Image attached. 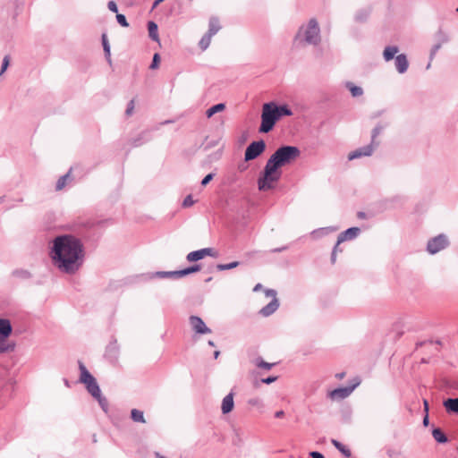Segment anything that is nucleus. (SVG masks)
<instances>
[{"mask_svg": "<svg viewBox=\"0 0 458 458\" xmlns=\"http://www.w3.org/2000/svg\"><path fill=\"white\" fill-rule=\"evenodd\" d=\"M53 265L62 273L75 274L84 261V247L81 239L66 233L52 241L49 251Z\"/></svg>", "mask_w": 458, "mask_h": 458, "instance_id": "obj_1", "label": "nucleus"}, {"mask_svg": "<svg viewBox=\"0 0 458 458\" xmlns=\"http://www.w3.org/2000/svg\"><path fill=\"white\" fill-rule=\"evenodd\" d=\"M292 114V110L285 104L278 106L274 101L265 103L262 106L261 123L259 131L261 133L269 132L281 117L291 116Z\"/></svg>", "mask_w": 458, "mask_h": 458, "instance_id": "obj_2", "label": "nucleus"}, {"mask_svg": "<svg viewBox=\"0 0 458 458\" xmlns=\"http://www.w3.org/2000/svg\"><path fill=\"white\" fill-rule=\"evenodd\" d=\"M281 168L273 158L269 157L258 178L259 190L266 191L274 189L275 183L281 179L283 174Z\"/></svg>", "mask_w": 458, "mask_h": 458, "instance_id": "obj_3", "label": "nucleus"}, {"mask_svg": "<svg viewBox=\"0 0 458 458\" xmlns=\"http://www.w3.org/2000/svg\"><path fill=\"white\" fill-rule=\"evenodd\" d=\"M294 40L296 42H304L308 45L317 46L320 40V29L318 26V22L315 18H312L309 21L306 26H301Z\"/></svg>", "mask_w": 458, "mask_h": 458, "instance_id": "obj_4", "label": "nucleus"}, {"mask_svg": "<svg viewBox=\"0 0 458 458\" xmlns=\"http://www.w3.org/2000/svg\"><path fill=\"white\" fill-rule=\"evenodd\" d=\"M301 155V150L296 146L283 145L279 147L271 156L281 167L290 165Z\"/></svg>", "mask_w": 458, "mask_h": 458, "instance_id": "obj_5", "label": "nucleus"}, {"mask_svg": "<svg viewBox=\"0 0 458 458\" xmlns=\"http://www.w3.org/2000/svg\"><path fill=\"white\" fill-rule=\"evenodd\" d=\"M78 363L81 372L80 382L85 385L87 391L92 395V397H99L101 390L96 378L90 374L81 361H79Z\"/></svg>", "mask_w": 458, "mask_h": 458, "instance_id": "obj_6", "label": "nucleus"}, {"mask_svg": "<svg viewBox=\"0 0 458 458\" xmlns=\"http://www.w3.org/2000/svg\"><path fill=\"white\" fill-rule=\"evenodd\" d=\"M201 269L199 264L192 265L186 268L176 271H158L153 274V276L158 278H181L192 273H196Z\"/></svg>", "mask_w": 458, "mask_h": 458, "instance_id": "obj_7", "label": "nucleus"}, {"mask_svg": "<svg viewBox=\"0 0 458 458\" xmlns=\"http://www.w3.org/2000/svg\"><path fill=\"white\" fill-rule=\"evenodd\" d=\"M448 238L444 233H441L428 240L427 243V251L430 254H436L448 247Z\"/></svg>", "mask_w": 458, "mask_h": 458, "instance_id": "obj_8", "label": "nucleus"}, {"mask_svg": "<svg viewBox=\"0 0 458 458\" xmlns=\"http://www.w3.org/2000/svg\"><path fill=\"white\" fill-rule=\"evenodd\" d=\"M266 149V143L263 140L252 141L245 149L244 160L251 161L259 157Z\"/></svg>", "mask_w": 458, "mask_h": 458, "instance_id": "obj_9", "label": "nucleus"}, {"mask_svg": "<svg viewBox=\"0 0 458 458\" xmlns=\"http://www.w3.org/2000/svg\"><path fill=\"white\" fill-rule=\"evenodd\" d=\"M266 296L272 297L271 301L264 306L259 311V315L262 317H269L276 311L279 307V301L276 298V291L273 289H267L265 291Z\"/></svg>", "mask_w": 458, "mask_h": 458, "instance_id": "obj_10", "label": "nucleus"}, {"mask_svg": "<svg viewBox=\"0 0 458 458\" xmlns=\"http://www.w3.org/2000/svg\"><path fill=\"white\" fill-rule=\"evenodd\" d=\"M360 385V380L356 381L354 384H352V386H345V387H338V388H335L332 391H330L328 394H327V396L331 399V400H343V399H345L346 397H348L352 393V391Z\"/></svg>", "mask_w": 458, "mask_h": 458, "instance_id": "obj_11", "label": "nucleus"}, {"mask_svg": "<svg viewBox=\"0 0 458 458\" xmlns=\"http://www.w3.org/2000/svg\"><path fill=\"white\" fill-rule=\"evenodd\" d=\"M377 144L369 143L366 146L360 147L348 154V159L353 160L364 157H370L377 148Z\"/></svg>", "mask_w": 458, "mask_h": 458, "instance_id": "obj_12", "label": "nucleus"}, {"mask_svg": "<svg viewBox=\"0 0 458 458\" xmlns=\"http://www.w3.org/2000/svg\"><path fill=\"white\" fill-rule=\"evenodd\" d=\"M190 325L192 330L199 335L210 334L212 331L208 327L203 319L198 316H191L189 318Z\"/></svg>", "mask_w": 458, "mask_h": 458, "instance_id": "obj_13", "label": "nucleus"}, {"mask_svg": "<svg viewBox=\"0 0 458 458\" xmlns=\"http://www.w3.org/2000/svg\"><path fill=\"white\" fill-rule=\"evenodd\" d=\"M119 355V345L116 339H112L106 346L105 356L111 361L114 362Z\"/></svg>", "mask_w": 458, "mask_h": 458, "instance_id": "obj_14", "label": "nucleus"}, {"mask_svg": "<svg viewBox=\"0 0 458 458\" xmlns=\"http://www.w3.org/2000/svg\"><path fill=\"white\" fill-rule=\"evenodd\" d=\"M152 139L151 131L150 130H144L139 135L135 138H132L130 142L131 145L134 148L140 147L148 141H150Z\"/></svg>", "mask_w": 458, "mask_h": 458, "instance_id": "obj_15", "label": "nucleus"}, {"mask_svg": "<svg viewBox=\"0 0 458 458\" xmlns=\"http://www.w3.org/2000/svg\"><path fill=\"white\" fill-rule=\"evenodd\" d=\"M360 232L359 227H350L338 235V243L355 239Z\"/></svg>", "mask_w": 458, "mask_h": 458, "instance_id": "obj_16", "label": "nucleus"}, {"mask_svg": "<svg viewBox=\"0 0 458 458\" xmlns=\"http://www.w3.org/2000/svg\"><path fill=\"white\" fill-rule=\"evenodd\" d=\"M394 65L399 73H404L409 67V62L405 54H399L394 58Z\"/></svg>", "mask_w": 458, "mask_h": 458, "instance_id": "obj_17", "label": "nucleus"}, {"mask_svg": "<svg viewBox=\"0 0 458 458\" xmlns=\"http://www.w3.org/2000/svg\"><path fill=\"white\" fill-rule=\"evenodd\" d=\"M13 333V326L8 318H0V337L9 338Z\"/></svg>", "mask_w": 458, "mask_h": 458, "instance_id": "obj_18", "label": "nucleus"}, {"mask_svg": "<svg viewBox=\"0 0 458 458\" xmlns=\"http://www.w3.org/2000/svg\"><path fill=\"white\" fill-rule=\"evenodd\" d=\"M234 407L233 393L230 392L222 401L221 410L223 414H228Z\"/></svg>", "mask_w": 458, "mask_h": 458, "instance_id": "obj_19", "label": "nucleus"}, {"mask_svg": "<svg viewBox=\"0 0 458 458\" xmlns=\"http://www.w3.org/2000/svg\"><path fill=\"white\" fill-rule=\"evenodd\" d=\"M443 404L448 413L458 414V397L447 398L444 401Z\"/></svg>", "mask_w": 458, "mask_h": 458, "instance_id": "obj_20", "label": "nucleus"}, {"mask_svg": "<svg viewBox=\"0 0 458 458\" xmlns=\"http://www.w3.org/2000/svg\"><path fill=\"white\" fill-rule=\"evenodd\" d=\"M370 13H371V9L369 7L360 9L356 12V13L354 15V20L356 22L363 23L368 21Z\"/></svg>", "mask_w": 458, "mask_h": 458, "instance_id": "obj_21", "label": "nucleus"}, {"mask_svg": "<svg viewBox=\"0 0 458 458\" xmlns=\"http://www.w3.org/2000/svg\"><path fill=\"white\" fill-rule=\"evenodd\" d=\"M148 37L153 41L159 42L158 26L155 21H149L148 22Z\"/></svg>", "mask_w": 458, "mask_h": 458, "instance_id": "obj_22", "label": "nucleus"}, {"mask_svg": "<svg viewBox=\"0 0 458 458\" xmlns=\"http://www.w3.org/2000/svg\"><path fill=\"white\" fill-rule=\"evenodd\" d=\"M399 48L396 46H387L383 51V57L386 62H389L394 58V55L398 53Z\"/></svg>", "mask_w": 458, "mask_h": 458, "instance_id": "obj_23", "label": "nucleus"}, {"mask_svg": "<svg viewBox=\"0 0 458 458\" xmlns=\"http://www.w3.org/2000/svg\"><path fill=\"white\" fill-rule=\"evenodd\" d=\"M432 436L434 439L439 444H444L448 441L446 435L440 428H433Z\"/></svg>", "mask_w": 458, "mask_h": 458, "instance_id": "obj_24", "label": "nucleus"}, {"mask_svg": "<svg viewBox=\"0 0 458 458\" xmlns=\"http://www.w3.org/2000/svg\"><path fill=\"white\" fill-rule=\"evenodd\" d=\"M220 28L219 20L216 17H211L209 19L208 30L207 33L213 37L219 31Z\"/></svg>", "mask_w": 458, "mask_h": 458, "instance_id": "obj_25", "label": "nucleus"}, {"mask_svg": "<svg viewBox=\"0 0 458 458\" xmlns=\"http://www.w3.org/2000/svg\"><path fill=\"white\" fill-rule=\"evenodd\" d=\"M7 339L8 338L0 337V353L11 352L14 351L15 344L9 343Z\"/></svg>", "mask_w": 458, "mask_h": 458, "instance_id": "obj_26", "label": "nucleus"}, {"mask_svg": "<svg viewBox=\"0 0 458 458\" xmlns=\"http://www.w3.org/2000/svg\"><path fill=\"white\" fill-rule=\"evenodd\" d=\"M386 127V124L377 123L371 131V140L370 143L377 144V147L379 146V141L377 140V136L384 131Z\"/></svg>", "mask_w": 458, "mask_h": 458, "instance_id": "obj_27", "label": "nucleus"}, {"mask_svg": "<svg viewBox=\"0 0 458 458\" xmlns=\"http://www.w3.org/2000/svg\"><path fill=\"white\" fill-rule=\"evenodd\" d=\"M337 228L335 227H333V226H328V227H322V228H318V229H315L311 232V236L315 239L317 238H319V237H322L331 232H335L336 231Z\"/></svg>", "mask_w": 458, "mask_h": 458, "instance_id": "obj_28", "label": "nucleus"}, {"mask_svg": "<svg viewBox=\"0 0 458 458\" xmlns=\"http://www.w3.org/2000/svg\"><path fill=\"white\" fill-rule=\"evenodd\" d=\"M331 443L345 457H350L352 455L351 450L338 440L332 439Z\"/></svg>", "mask_w": 458, "mask_h": 458, "instance_id": "obj_29", "label": "nucleus"}, {"mask_svg": "<svg viewBox=\"0 0 458 458\" xmlns=\"http://www.w3.org/2000/svg\"><path fill=\"white\" fill-rule=\"evenodd\" d=\"M131 419L134 422L146 423V420H145V417H144V412L142 411H140V410H138V409H132L131 411Z\"/></svg>", "mask_w": 458, "mask_h": 458, "instance_id": "obj_30", "label": "nucleus"}, {"mask_svg": "<svg viewBox=\"0 0 458 458\" xmlns=\"http://www.w3.org/2000/svg\"><path fill=\"white\" fill-rule=\"evenodd\" d=\"M102 39V46L105 53V56L108 63H111V50H110V45L107 39L106 34H103L101 37Z\"/></svg>", "mask_w": 458, "mask_h": 458, "instance_id": "obj_31", "label": "nucleus"}, {"mask_svg": "<svg viewBox=\"0 0 458 458\" xmlns=\"http://www.w3.org/2000/svg\"><path fill=\"white\" fill-rule=\"evenodd\" d=\"M71 172H72V168H70V170L65 174L62 175L58 179V181L56 182V184H55L56 191H61L64 188V186L67 183V181L70 180V178H71Z\"/></svg>", "mask_w": 458, "mask_h": 458, "instance_id": "obj_32", "label": "nucleus"}, {"mask_svg": "<svg viewBox=\"0 0 458 458\" xmlns=\"http://www.w3.org/2000/svg\"><path fill=\"white\" fill-rule=\"evenodd\" d=\"M346 88L350 90L352 97H360L363 94V89L360 86L354 85L352 82H346Z\"/></svg>", "mask_w": 458, "mask_h": 458, "instance_id": "obj_33", "label": "nucleus"}, {"mask_svg": "<svg viewBox=\"0 0 458 458\" xmlns=\"http://www.w3.org/2000/svg\"><path fill=\"white\" fill-rule=\"evenodd\" d=\"M225 105L224 103L216 104V105L212 106L211 107H209L206 111V115H207V117L210 118L215 114L225 110Z\"/></svg>", "mask_w": 458, "mask_h": 458, "instance_id": "obj_34", "label": "nucleus"}, {"mask_svg": "<svg viewBox=\"0 0 458 458\" xmlns=\"http://www.w3.org/2000/svg\"><path fill=\"white\" fill-rule=\"evenodd\" d=\"M435 38L437 39V42L443 45L445 43H447L449 41V36L441 29H439L436 34Z\"/></svg>", "mask_w": 458, "mask_h": 458, "instance_id": "obj_35", "label": "nucleus"}, {"mask_svg": "<svg viewBox=\"0 0 458 458\" xmlns=\"http://www.w3.org/2000/svg\"><path fill=\"white\" fill-rule=\"evenodd\" d=\"M13 276L14 277L21 278V279H29L31 277V274L30 271L26 269H15L13 271Z\"/></svg>", "mask_w": 458, "mask_h": 458, "instance_id": "obj_36", "label": "nucleus"}, {"mask_svg": "<svg viewBox=\"0 0 458 458\" xmlns=\"http://www.w3.org/2000/svg\"><path fill=\"white\" fill-rule=\"evenodd\" d=\"M211 38L212 36H210L209 34L206 33L202 38L201 39L199 40V46L200 47L201 50H206L209 45H210V42H211Z\"/></svg>", "mask_w": 458, "mask_h": 458, "instance_id": "obj_37", "label": "nucleus"}, {"mask_svg": "<svg viewBox=\"0 0 458 458\" xmlns=\"http://www.w3.org/2000/svg\"><path fill=\"white\" fill-rule=\"evenodd\" d=\"M202 259L203 258H202V255H201V252L199 250L191 251V252L188 253V255L186 256V259L189 262H196Z\"/></svg>", "mask_w": 458, "mask_h": 458, "instance_id": "obj_38", "label": "nucleus"}, {"mask_svg": "<svg viewBox=\"0 0 458 458\" xmlns=\"http://www.w3.org/2000/svg\"><path fill=\"white\" fill-rule=\"evenodd\" d=\"M442 45L439 44V43H436L430 49V53H429V63L427 65V69H429L430 66H431V62L432 60L435 58L437 51L441 48Z\"/></svg>", "mask_w": 458, "mask_h": 458, "instance_id": "obj_39", "label": "nucleus"}, {"mask_svg": "<svg viewBox=\"0 0 458 458\" xmlns=\"http://www.w3.org/2000/svg\"><path fill=\"white\" fill-rule=\"evenodd\" d=\"M240 265L238 261H233L227 264H218L216 269L219 271L229 270L237 267Z\"/></svg>", "mask_w": 458, "mask_h": 458, "instance_id": "obj_40", "label": "nucleus"}, {"mask_svg": "<svg viewBox=\"0 0 458 458\" xmlns=\"http://www.w3.org/2000/svg\"><path fill=\"white\" fill-rule=\"evenodd\" d=\"M256 365H257V367H259L260 369L269 370L273 368L275 363H268V362L265 361L261 357H259L256 359Z\"/></svg>", "mask_w": 458, "mask_h": 458, "instance_id": "obj_41", "label": "nucleus"}, {"mask_svg": "<svg viewBox=\"0 0 458 458\" xmlns=\"http://www.w3.org/2000/svg\"><path fill=\"white\" fill-rule=\"evenodd\" d=\"M99 406L101 407V409L106 413L108 411V402H107V399L103 396L101 394H99V397H94Z\"/></svg>", "mask_w": 458, "mask_h": 458, "instance_id": "obj_42", "label": "nucleus"}, {"mask_svg": "<svg viewBox=\"0 0 458 458\" xmlns=\"http://www.w3.org/2000/svg\"><path fill=\"white\" fill-rule=\"evenodd\" d=\"M204 259L206 256H210L216 258L217 256V252L215 251L213 248H204L199 250Z\"/></svg>", "mask_w": 458, "mask_h": 458, "instance_id": "obj_43", "label": "nucleus"}, {"mask_svg": "<svg viewBox=\"0 0 458 458\" xmlns=\"http://www.w3.org/2000/svg\"><path fill=\"white\" fill-rule=\"evenodd\" d=\"M116 21L117 22L122 26V27H124V28H127L129 27V23L126 20V17L125 15L122 14V13H116Z\"/></svg>", "mask_w": 458, "mask_h": 458, "instance_id": "obj_44", "label": "nucleus"}, {"mask_svg": "<svg viewBox=\"0 0 458 458\" xmlns=\"http://www.w3.org/2000/svg\"><path fill=\"white\" fill-rule=\"evenodd\" d=\"M160 64V56L157 53L154 54L151 64L149 66L150 69H157Z\"/></svg>", "mask_w": 458, "mask_h": 458, "instance_id": "obj_45", "label": "nucleus"}, {"mask_svg": "<svg viewBox=\"0 0 458 458\" xmlns=\"http://www.w3.org/2000/svg\"><path fill=\"white\" fill-rule=\"evenodd\" d=\"M134 107H135V102H134V99H131L127 104V107H126V110H125V115L126 116H131L133 114Z\"/></svg>", "mask_w": 458, "mask_h": 458, "instance_id": "obj_46", "label": "nucleus"}, {"mask_svg": "<svg viewBox=\"0 0 458 458\" xmlns=\"http://www.w3.org/2000/svg\"><path fill=\"white\" fill-rule=\"evenodd\" d=\"M9 64H10V57H9V55H5L3 59L1 71H0V76L6 71Z\"/></svg>", "mask_w": 458, "mask_h": 458, "instance_id": "obj_47", "label": "nucleus"}, {"mask_svg": "<svg viewBox=\"0 0 458 458\" xmlns=\"http://www.w3.org/2000/svg\"><path fill=\"white\" fill-rule=\"evenodd\" d=\"M216 174L215 173H209L201 181V186H207L212 180L213 178L215 177Z\"/></svg>", "mask_w": 458, "mask_h": 458, "instance_id": "obj_48", "label": "nucleus"}, {"mask_svg": "<svg viewBox=\"0 0 458 458\" xmlns=\"http://www.w3.org/2000/svg\"><path fill=\"white\" fill-rule=\"evenodd\" d=\"M194 200L192 199L191 195H188L185 197V199L182 201V207L183 208H189L191 207L194 204Z\"/></svg>", "mask_w": 458, "mask_h": 458, "instance_id": "obj_49", "label": "nucleus"}, {"mask_svg": "<svg viewBox=\"0 0 458 458\" xmlns=\"http://www.w3.org/2000/svg\"><path fill=\"white\" fill-rule=\"evenodd\" d=\"M248 403L251 406H257V407H262L263 406V403H262V401L258 398V397H255V398H251L248 401Z\"/></svg>", "mask_w": 458, "mask_h": 458, "instance_id": "obj_50", "label": "nucleus"}, {"mask_svg": "<svg viewBox=\"0 0 458 458\" xmlns=\"http://www.w3.org/2000/svg\"><path fill=\"white\" fill-rule=\"evenodd\" d=\"M107 7L112 13H118V7L114 1H109L107 4Z\"/></svg>", "mask_w": 458, "mask_h": 458, "instance_id": "obj_51", "label": "nucleus"}, {"mask_svg": "<svg viewBox=\"0 0 458 458\" xmlns=\"http://www.w3.org/2000/svg\"><path fill=\"white\" fill-rule=\"evenodd\" d=\"M276 379H277V377L271 376V377L262 378L261 382L264 384L269 385V384L275 382Z\"/></svg>", "mask_w": 458, "mask_h": 458, "instance_id": "obj_52", "label": "nucleus"}, {"mask_svg": "<svg viewBox=\"0 0 458 458\" xmlns=\"http://www.w3.org/2000/svg\"><path fill=\"white\" fill-rule=\"evenodd\" d=\"M310 456L311 458H325L324 455L321 453L318 452V451L310 452Z\"/></svg>", "mask_w": 458, "mask_h": 458, "instance_id": "obj_53", "label": "nucleus"}, {"mask_svg": "<svg viewBox=\"0 0 458 458\" xmlns=\"http://www.w3.org/2000/svg\"><path fill=\"white\" fill-rule=\"evenodd\" d=\"M340 244H341V243H338V241H337V242H336V243H335V245L334 246V248H333V250H332V251L336 252V253H337V252H342V251H343V250L339 247V245H340Z\"/></svg>", "mask_w": 458, "mask_h": 458, "instance_id": "obj_54", "label": "nucleus"}, {"mask_svg": "<svg viewBox=\"0 0 458 458\" xmlns=\"http://www.w3.org/2000/svg\"><path fill=\"white\" fill-rule=\"evenodd\" d=\"M422 423H423V426H425V427L428 426L429 419H428V413H426V415L424 416Z\"/></svg>", "mask_w": 458, "mask_h": 458, "instance_id": "obj_55", "label": "nucleus"}, {"mask_svg": "<svg viewBox=\"0 0 458 458\" xmlns=\"http://www.w3.org/2000/svg\"><path fill=\"white\" fill-rule=\"evenodd\" d=\"M284 415V411H277L276 413H275V417L276 418H282L283 416Z\"/></svg>", "mask_w": 458, "mask_h": 458, "instance_id": "obj_56", "label": "nucleus"}, {"mask_svg": "<svg viewBox=\"0 0 458 458\" xmlns=\"http://www.w3.org/2000/svg\"><path fill=\"white\" fill-rule=\"evenodd\" d=\"M287 249V246H283L281 248H276L274 250H272V252H281L283 250H285Z\"/></svg>", "mask_w": 458, "mask_h": 458, "instance_id": "obj_57", "label": "nucleus"}, {"mask_svg": "<svg viewBox=\"0 0 458 458\" xmlns=\"http://www.w3.org/2000/svg\"><path fill=\"white\" fill-rule=\"evenodd\" d=\"M357 216H358L359 218L363 219V218H365V217H366V213H365V212H362V211H360V212H358Z\"/></svg>", "mask_w": 458, "mask_h": 458, "instance_id": "obj_58", "label": "nucleus"}, {"mask_svg": "<svg viewBox=\"0 0 458 458\" xmlns=\"http://www.w3.org/2000/svg\"><path fill=\"white\" fill-rule=\"evenodd\" d=\"M336 259V252L332 251L331 253V262L334 264Z\"/></svg>", "mask_w": 458, "mask_h": 458, "instance_id": "obj_59", "label": "nucleus"}, {"mask_svg": "<svg viewBox=\"0 0 458 458\" xmlns=\"http://www.w3.org/2000/svg\"><path fill=\"white\" fill-rule=\"evenodd\" d=\"M423 404H424V411H426V413H428V401L424 400Z\"/></svg>", "mask_w": 458, "mask_h": 458, "instance_id": "obj_60", "label": "nucleus"}, {"mask_svg": "<svg viewBox=\"0 0 458 458\" xmlns=\"http://www.w3.org/2000/svg\"><path fill=\"white\" fill-rule=\"evenodd\" d=\"M261 288H262V284H257L254 286L253 291H254V292H258V291H259Z\"/></svg>", "mask_w": 458, "mask_h": 458, "instance_id": "obj_61", "label": "nucleus"}, {"mask_svg": "<svg viewBox=\"0 0 458 458\" xmlns=\"http://www.w3.org/2000/svg\"><path fill=\"white\" fill-rule=\"evenodd\" d=\"M64 383L65 386H67V387L71 386L70 382L67 378H64Z\"/></svg>", "mask_w": 458, "mask_h": 458, "instance_id": "obj_62", "label": "nucleus"}, {"mask_svg": "<svg viewBox=\"0 0 458 458\" xmlns=\"http://www.w3.org/2000/svg\"><path fill=\"white\" fill-rule=\"evenodd\" d=\"M219 355H220V352L219 351H215L214 352V358L215 359H217Z\"/></svg>", "mask_w": 458, "mask_h": 458, "instance_id": "obj_63", "label": "nucleus"}, {"mask_svg": "<svg viewBox=\"0 0 458 458\" xmlns=\"http://www.w3.org/2000/svg\"><path fill=\"white\" fill-rule=\"evenodd\" d=\"M208 344L209 346H212V347H213V346H215V343H214V341H212V340H208Z\"/></svg>", "mask_w": 458, "mask_h": 458, "instance_id": "obj_64", "label": "nucleus"}]
</instances>
